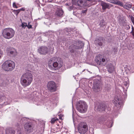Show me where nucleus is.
Instances as JSON below:
<instances>
[{
  "label": "nucleus",
  "instance_id": "4be33fe9",
  "mask_svg": "<svg viewBox=\"0 0 134 134\" xmlns=\"http://www.w3.org/2000/svg\"><path fill=\"white\" fill-rule=\"evenodd\" d=\"M131 5L129 4L126 3L125 5L123 6L124 8L126 9L130 8L131 7Z\"/></svg>",
  "mask_w": 134,
  "mask_h": 134
},
{
  "label": "nucleus",
  "instance_id": "393cba45",
  "mask_svg": "<svg viewBox=\"0 0 134 134\" xmlns=\"http://www.w3.org/2000/svg\"><path fill=\"white\" fill-rule=\"evenodd\" d=\"M57 120H58V119L56 118H53L51 119V123L52 124H53Z\"/></svg>",
  "mask_w": 134,
  "mask_h": 134
},
{
  "label": "nucleus",
  "instance_id": "a878e982",
  "mask_svg": "<svg viewBox=\"0 0 134 134\" xmlns=\"http://www.w3.org/2000/svg\"><path fill=\"white\" fill-rule=\"evenodd\" d=\"M110 85L108 84L106 85L105 86V88L107 90H108L110 88Z\"/></svg>",
  "mask_w": 134,
  "mask_h": 134
},
{
  "label": "nucleus",
  "instance_id": "ddd939ff",
  "mask_svg": "<svg viewBox=\"0 0 134 134\" xmlns=\"http://www.w3.org/2000/svg\"><path fill=\"white\" fill-rule=\"evenodd\" d=\"M101 5L102 6V9L104 10H105L106 9H109L110 7L111 4L102 1L101 3Z\"/></svg>",
  "mask_w": 134,
  "mask_h": 134
},
{
  "label": "nucleus",
  "instance_id": "f704fd0d",
  "mask_svg": "<svg viewBox=\"0 0 134 134\" xmlns=\"http://www.w3.org/2000/svg\"><path fill=\"white\" fill-rule=\"evenodd\" d=\"M119 98H117L116 99H115V100L116 101V102H115V103H118L119 104V103H120L119 102V99H118Z\"/></svg>",
  "mask_w": 134,
  "mask_h": 134
},
{
  "label": "nucleus",
  "instance_id": "37998d69",
  "mask_svg": "<svg viewBox=\"0 0 134 134\" xmlns=\"http://www.w3.org/2000/svg\"><path fill=\"white\" fill-rule=\"evenodd\" d=\"M132 30H133V29H134L133 28V27H132Z\"/></svg>",
  "mask_w": 134,
  "mask_h": 134
},
{
  "label": "nucleus",
  "instance_id": "c756f323",
  "mask_svg": "<svg viewBox=\"0 0 134 134\" xmlns=\"http://www.w3.org/2000/svg\"><path fill=\"white\" fill-rule=\"evenodd\" d=\"M118 51L117 48L115 47L114 48L113 50V51L114 54H115Z\"/></svg>",
  "mask_w": 134,
  "mask_h": 134
},
{
  "label": "nucleus",
  "instance_id": "412c9836",
  "mask_svg": "<svg viewBox=\"0 0 134 134\" xmlns=\"http://www.w3.org/2000/svg\"><path fill=\"white\" fill-rule=\"evenodd\" d=\"M72 2L75 1L76 2L75 5L78 6H81V4L83 3V1L82 0H72Z\"/></svg>",
  "mask_w": 134,
  "mask_h": 134
},
{
  "label": "nucleus",
  "instance_id": "2f4dec72",
  "mask_svg": "<svg viewBox=\"0 0 134 134\" xmlns=\"http://www.w3.org/2000/svg\"><path fill=\"white\" fill-rule=\"evenodd\" d=\"M29 24L30 23H29L28 25L27 24L26 27L29 29L32 28V26L30 24Z\"/></svg>",
  "mask_w": 134,
  "mask_h": 134
},
{
  "label": "nucleus",
  "instance_id": "72a5a7b5",
  "mask_svg": "<svg viewBox=\"0 0 134 134\" xmlns=\"http://www.w3.org/2000/svg\"><path fill=\"white\" fill-rule=\"evenodd\" d=\"M13 7L14 8H17L18 7L17 6L15 2H14L13 4Z\"/></svg>",
  "mask_w": 134,
  "mask_h": 134
},
{
  "label": "nucleus",
  "instance_id": "c03bdc74",
  "mask_svg": "<svg viewBox=\"0 0 134 134\" xmlns=\"http://www.w3.org/2000/svg\"><path fill=\"white\" fill-rule=\"evenodd\" d=\"M85 70H83V71H82V72H83Z\"/></svg>",
  "mask_w": 134,
  "mask_h": 134
},
{
  "label": "nucleus",
  "instance_id": "423d86ee",
  "mask_svg": "<svg viewBox=\"0 0 134 134\" xmlns=\"http://www.w3.org/2000/svg\"><path fill=\"white\" fill-rule=\"evenodd\" d=\"M87 106L84 101H79L77 103L76 109L77 110L81 113H84L87 110Z\"/></svg>",
  "mask_w": 134,
  "mask_h": 134
},
{
  "label": "nucleus",
  "instance_id": "5701e85b",
  "mask_svg": "<svg viewBox=\"0 0 134 134\" xmlns=\"http://www.w3.org/2000/svg\"><path fill=\"white\" fill-rule=\"evenodd\" d=\"M15 131L13 130H7L6 131V133L7 134H14Z\"/></svg>",
  "mask_w": 134,
  "mask_h": 134
},
{
  "label": "nucleus",
  "instance_id": "473e14b6",
  "mask_svg": "<svg viewBox=\"0 0 134 134\" xmlns=\"http://www.w3.org/2000/svg\"><path fill=\"white\" fill-rule=\"evenodd\" d=\"M105 25V23L103 22H101L100 24V27H103Z\"/></svg>",
  "mask_w": 134,
  "mask_h": 134
},
{
  "label": "nucleus",
  "instance_id": "6e6552de",
  "mask_svg": "<svg viewBox=\"0 0 134 134\" xmlns=\"http://www.w3.org/2000/svg\"><path fill=\"white\" fill-rule=\"evenodd\" d=\"M78 129L79 133L85 134L88 130L86 124L83 122L80 123L78 127Z\"/></svg>",
  "mask_w": 134,
  "mask_h": 134
},
{
  "label": "nucleus",
  "instance_id": "20e7f679",
  "mask_svg": "<svg viewBox=\"0 0 134 134\" xmlns=\"http://www.w3.org/2000/svg\"><path fill=\"white\" fill-rule=\"evenodd\" d=\"M15 32L12 28H8L4 29L2 32V35L4 38L7 39H10L14 36Z\"/></svg>",
  "mask_w": 134,
  "mask_h": 134
},
{
  "label": "nucleus",
  "instance_id": "e433bc0d",
  "mask_svg": "<svg viewBox=\"0 0 134 134\" xmlns=\"http://www.w3.org/2000/svg\"><path fill=\"white\" fill-rule=\"evenodd\" d=\"M131 33L133 36V37H134V29H133V30H132V31Z\"/></svg>",
  "mask_w": 134,
  "mask_h": 134
},
{
  "label": "nucleus",
  "instance_id": "4468645a",
  "mask_svg": "<svg viewBox=\"0 0 134 134\" xmlns=\"http://www.w3.org/2000/svg\"><path fill=\"white\" fill-rule=\"evenodd\" d=\"M107 68L108 72L110 73L113 72L114 70V67L111 63L108 64L107 66Z\"/></svg>",
  "mask_w": 134,
  "mask_h": 134
},
{
  "label": "nucleus",
  "instance_id": "f8f14e48",
  "mask_svg": "<svg viewBox=\"0 0 134 134\" xmlns=\"http://www.w3.org/2000/svg\"><path fill=\"white\" fill-rule=\"evenodd\" d=\"M106 107V105L104 103H100L98 106L97 110L99 112H102L105 111Z\"/></svg>",
  "mask_w": 134,
  "mask_h": 134
},
{
  "label": "nucleus",
  "instance_id": "cd10ccee",
  "mask_svg": "<svg viewBox=\"0 0 134 134\" xmlns=\"http://www.w3.org/2000/svg\"><path fill=\"white\" fill-rule=\"evenodd\" d=\"M13 11L14 12L15 14H16V15H17L19 12H20V10H14Z\"/></svg>",
  "mask_w": 134,
  "mask_h": 134
},
{
  "label": "nucleus",
  "instance_id": "a211bd4d",
  "mask_svg": "<svg viewBox=\"0 0 134 134\" xmlns=\"http://www.w3.org/2000/svg\"><path fill=\"white\" fill-rule=\"evenodd\" d=\"M118 20L119 23L120 25L122 26L124 25L125 20V18L124 17L120 16L119 17Z\"/></svg>",
  "mask_w": 134,
  "mask_h": 134
},
{
  "label": "nucleus",
  "instance_id": "a18cd8bd",
  "mask_svg": "<svg viewBox=\"0 0 134 134\" xmlns=\"http://www.w3.org/2000/svg\"><path fill=\"white\" fill-rule=\"evenodd\" d=\"M60 119H62V118H60Z\"/></svg>",
  "mask_w": 134,
  "mask_h": 134
},
{
  "label": "nucleus",
  "instance_id": "4c0bfd02",
  "mask_svg": "<svg viewBox=\"0 0 134 134\" xmlns=\"http://www.w3.org/2000/svg\"><path fill=\"white\" fill-rule=\"evenodd\" d=\"M33 96V94H31V97H30L29 98H32V97H33V96Z\"/></svg>",
  "mask_w": 134,
  "mask_h": 134
},
{
  "label": "nucleus",
  "instance_id": "79ce46f5",
  "mask_svg": "<svg viewBox=\"0 0 134 134\" xmlns=\"http://www.w3.org/2000/svg\"><path fill=\"white\" fill-rule=\"evenodd\" d=\"M70 9H72V8L71 7H70Z\"/></svg>",
  "mask_w": 134,
  "mask_h": 134
},
{
  "label": "nucleus",
  "instance_id": "1a4fd4ad",
  "mask_svg": "<svg viewBox=\"0 0 134 134\" xmlns=\"http://www.w3.org/2000/svg\"><path fill=\"white\" fill-rule=\"evenodd\" d=\"M48 88L51 92H54L56 90L55 83L53 81L49 82L47 85Z\"/></svg>",
  "mask_w": 134,
  "mask_h": 134
},
{
  "label": "nucleus",
  "instance_id": "7c9ffc66",
  "mask_svg": "<svg viewBox=\"0 0 134 134\" xmlns=\"http://www.w3.org/2000/svg\"><path fill=\"white\" fill-rule=\"evenodd\" d=\"M110 3L115 4L116 0H107Z\"/></svg>",
  "mask_w": 134,
  "mask_h": 134
},
{
  "label": "nucleus",
  "instance_id": "ea45409f",
  "mask_svg": "<svg viewBox=\"0 0 134 134\" xmlns=\"http://www.w3.org/2000/svg\"><path fill=\"white\" fill-rule=\"evenodd\" d=\"M87 11V10H85L83 13H86V12Z\"/></svg>",
  "mask_w": 134,
  "mask_h": 134
},
{
  "label": "nucleus",
  "instance_id": "c9c22d12",
  "mask_svg": "<svg viewBox=\"0 0 134 134\" xmlns=\"http://www.w3.org/2000/svg\"><path fill=\"white\" fill-rule=\"evenodd\" d=\"M124 85L126 86H127L128 85V83L127 82H125L124 83Z\"/></svg>",
  "mask_w": 134,
  "mask_h": 134
},
{
  "label": "nucleus",
  "instance_id": "7ed1b4c3",
  "mask_svg": "<svg viewBox=\"0 0 134 134\" xmlns=\"http://www.w3.org/2000/svg\"><path fill=\"white\" fill-rule=\"evenodd\" d=\"M15 66V63L10 60L5 61L2 65V68L7 71H12L14 69Z\"/></svg>",
  "mask_w": 134,
  "mask_h": 134
},
{
  "label": "nucleus",
  "instance_id": "b1692460",
  "mask_svg": "<svg viewBox=\"0 0 134 134\" xmlns=\"http://www.w3.org/2000/svg\"><path fill=\"white\" fill-rule=\"evenodd\" d=\"M115 4H117L121 7H123V3L120 1H118V0H116Z\"/></svg>",
  "mask_w": 134,
  "mask_h": 134
},
{
  "label": "nucleus",
  "instance_id": "9b49d317",
  "mask_svg": "<svg viewBox=\"0 0 134 134\" xmlns=\"http://www.w3.org/2000/svg\"><path fill=\"white\" fill-rule=\"evenodd\" d=\"M48 51L47 47L45 46L40 47L38 49V52L41 54H46L48 53Z\"/></svg>",
  "mask_w": 134,
  "mask_h": 134
},
{
  "label": "nucleus",
  "instance_id": "f3484780",
  "mask_svg": "<svg viewBox=\"0 0 134 134\" xmlns=\"http://www.w3.org/2000/svg\"><path fill=\"white\" fill-rule=\"evenodd\" d=\"M8 53L11 56H14L17 54V52L16 50L13 48L10 49L8 51Z\"/></svg>",
  "mask_w": 134,
  "mask_h": 134
},
{
  "label": "nucleus",
  "instance_id": "6ab92c4d",
  "mask_svg": "<svg viewBox=\"0 0 134 134\" xmlns=\"http://www.w3.org/2000/svg\"><path fill=\"white\" fill-rule=\"evenodd\" d=\"M63 12L61 9H58L55 12V15L57 16L60 17L62 16Z\"/></svg>",
  "mask_w": 134,
  "mask_h": 134
},
{
  "label": "nucleus",
  "instance_id": "a19ab883",
  "mask_svg": "<svg viewBox=\"0 0 134 134\" xmlns=\"http://www.w3.org/2000/svg\"><path fill=\"white\" fill-rule=\"evenodd\" d=\"M132 9L134 11V6L132 7Z\"/></svg>",
  "mask_w": 134,
  "mask_h": 134
},
{
  "label": "nucleus",
  "instance_id": "bb28decb",
  "mask_svg": "<svg viewBox=\"0 0 134 134\" xmlns=\"http://www.w3.org/2000/svg\"><path fill=\"white\" fill-rule=\"evenodd\" d=\"M19 129L17 130V131L18 133V134H21L22 133V129L20 126H19Z\"/></svg>",
  "mask_w": 134,
  "mask_h": 134
},
{
  "label": "nucleus",
  "instance_id": "f257e3e1",
  "mask_svg": "<svg viewBox=\"0 0 134 134\" xmlns=\"http://www.w3.org/2000/svg\"><path fill=\"white\" fill-rule=\"evenodd\" d=\"M33 76L31 73L26 72L22 76L21 78V83L22 85L25 87L29 85L31 83L33 80Z\"/></svg>",
  "mask_w": 134,
  "mask_h": 134
},
{
  "label": "nucleus",
  "instance_id": "9d476101",
  "mask_svg": "<svg viewBox=\"0 0 134 134\" xmlns=\"http://www.w3.org/2000/svg\"><path fill=\"white\" fill-rule=\"evenodd\" d=\"M25 130L27 133H29L32 131L33 127L32 124L30 122L26 123L24 125Z\"/></svg>",
  "mask_w": 134,
  "mask_h": 134
},
{
  "label": "nucleus",
  "instance_id": "2eb2a0df",
  "mask_svg": "<svg viewBox=\"0 0 134 134\" xmlns=\"http://www.w3.org/2000/svg\"><path fill=\"white\" fill-rule=\"evenodd\" d=\"M104 40V39L103 38L100 37L98 38H97L94 41V42L96 44H97L99 46H102Z\"/></svg>",
  "mask_w": 134,
  "mask_h": 134
},
{
  "label": "nucleus",
  "instance_id": "58836bf2",
  "mask_svg": "<svg viewBox=\"0 0 134 134\" xmlns=\"http://www.w3.org/2000/svg\"><path fill=\"white\" fill-rule=\"evenodd\" d=\"M19 10H20H20H24V8H21V9H19Z\"/></svg>",
  "mask_w": 134,
  "mask_h": 134
},
{
  "label": "nucleus",
  "instance_id": "aec40b11",
  "mask_svg": "<svg viewBox=\"0 0 134 134\" xmlns=\"http://www.w3.org/2000/svg\"><path fill=\"white\" fill-rule=\"evenodd\" d=\"M105 120V119L103 116H101L99 117L98 119L97 122L100 124H102Z\"/></svg>",
  "mask_w": 134,
  "mask_h": 134
},
{
  "label": "nucleus",
  "instance_id": "0eeeda50",
  "mask_svg": "<svg viewBox=\"0 0 134 134\" xmlns=\"http://www.w3.org/2000/svg\"><path fill=\"white\" fill-rule=\"evenodd\" d=\"M108 60V59L106 57H102L100 55L97 56L95 59V61L98 64L103 65H105Z\"/></svg>",
  "mask_w": 134,
  "mask_h": 134
},
{
  "label": "nucleus",
  "instance_id": "dca6fc26",
  "mask_svg": "<svg viewBox=\"0 0 134 134\" xmlns=\"http://www.w3.org/2000/svg\"><path fill=\"white\" fill-rule=\"evenodd\" d=\"M100 87L99 82L94 83L93 88L95 92H97L99 91L100 90Z\"/></svg>",
  "mask_w": 134,
  "mask_h": 134
},
{
  "label": "nucleus",
  "instance_id": "39448f33",
  "mask_svg": "<svg viewBox=\"0 0 134 134\" xmlns=\"http://www.w3.org/2000/svg\"><path fill=\"white\" fill-rule=\"evenodd\" d=\"M84 44L81 41H74L73 44L70 45L69 47V50L72 53H74L78 49L81 48Z\"/></svg>",
  "mask_w": 134,
  "mask_h": 134
},
{
  "label": "nucleus",
  "instance_id": "c85d7f7f",
  "mask_svg": "<svg viewBox=\"0 0 134 134\" xmlns=\"http://www.w3.org/2000/svg\"><path fill=\"white\" fill-rule=\"evenodd\" d=\"M27 26V24L26 23H22V24L21 26L23 28H25Z\"/></svg>",
  "mask_w": 134,
  "mask_h": 134
},
{
  "label": "nucleus",
  "instance_id": "f03ea898",
  "mask_svg": "<svg viewBox=\"0 0 134 134\" xmlns=\"http://www.w3.org/2000/svg\"><path fill=\"white\" fill-rule=\"evenodd\" d=\"M56 58L55 57L51 58L48 62V66L51 70H56L62 66L63 63L60 61L59 64L57 62H55Z\"/></svg>",
  "mask_w": 134,
  "mask_h": 134
}]
</instances>
